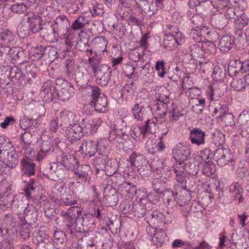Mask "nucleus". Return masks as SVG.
Returning a JSON list of instances; mask_svg holds the SVG:
<instances>
[{"instance_id": "obj_54", "label": "nucleus", "mask_w": 249, "mask_h": 249, "mask_svg": "<svg viewBox=\"0 0 249 249\" xmlns=\"http://www.w3.org/2000/svg\"><path fill=\"white\" fill-rule=\"evenodd\" d=\"M129 135L134 140H137L142 135V138L145 135L143 127H135L129 132Z\"/></svg>"}, {"instance_id": "obj_63", "label": "nucleus", "mask_w": 249, "mask_h": 249, "mask_svg": "<svg viewBox=\"0 0 249 249\" xmlns=\"http://www.w3.org/2000/svg\"><path fill=\"white\" fill-rule=\"evenodd\" d=\"M78 70V68L74 63H67L66 65V71L69 77H73Z\"/></svg>"}, {"instance_id": "obj_53", "label": "nucleus", "mask_w": 249, "mask_h": 249, "mask_svg": "<svg viewBox=\"0 0 249 249\" xmlns=\"http://www.w3.org/2000/svg\"><path fill=\"white\" fill-rule=\"evenodd\" d=\"M201 45L203 51L208 53H212L216 51V45L212 41L209 40L203 41Z\"/></svg>"}, {"instance_id": "obj_26", "label": "nucleus", "mask_w": 249, "mask_h": 249, "mask_svg": "<svg viewBox=\"0 0 249 249\" xmlns=\"http://www.w3.org/2000/svg\"><path fill=\"white\" fill-rule=\"evenodd\" d=\"M14 4L11 5L10 9L13 13L17 14H22L24 16L28 14V4L29 1H14Z\"/></svg>"}, {"instance_id": "obj_19", "label": "nucleus", "mask_w": 249, "mask_h": 249, "mask_svg": "<svg viewBox=\"0 0 249 249\" xmlns=\"http://www.w3.org/2000/svg\"><path fill=\"white\" fill-rule=\"evenodd\" d=\"M16 37L13 33L7 30L0 33V44L1 47L6 48L7 51H10L16 43Z\"/></svg>"}, {"instance_id": "obj_22", "label": "nucleus", "mask_w": 249, "mask_h": 249, "mask_svg": "<svg viewBox=\"0 0 249 249\" xmlns=\"http://www.w3.org/2000/svg\"><path fill=\"white\" fill-rule=\"evenodd\" d=\"M58 118L60 126L63 130L74 123L73 113L67 110L61 111Z\"/></svg>"}, {"instance_id": "obj_52", "label": "nucleus", "mask_w": 249, "mask_h": 249, "mask_svg": "<svg viewBox=\"0 0 249 249\" xmlns=\"http://www.w3.org/2000/svg\"><path fill=\"white\" fill-rule=\"evenodd\" d=\"M111 74V73L108 74L107 73L105 75L99 74L98 75L95 76L96 83L102 86H106L110 79Z\"/></svg>"}, {"instance_id": "obj_5", "label": "nucleus", "mask_w": 249, "mask_h": 249, "mask_svg": "<svg viewBox=\"0 0 249 249\" xmlns=\"http://www.w3.org/2000/svg\"><path fill=\"white\" fill-rule=\"evenodd\" d=\"M82 210V209L80 207L73 206H71L67 211H63L61 212V215L63 218V221L70 229L71 234L72 233V232L70 228L76 223L77 219L81 214Z\"/></svg>"}, {"instance_id": "obj_15", "label": "nucleus", "mask_w": 249, "mask_h": 249, "mask_svg": "<svg viewBox=\"0 0 249 249\" xmlns=\"http://www.w3.org/2000/svg\"><path fill=\"white\" fill-rule=\"evenodd\" d=\"M56 162L69 170H74L78 163V160L74 156L63 153L57 156Z\"/></svg>"}, {"instance_id": "obj_25", "label": "nucleus", "mask_w": 249, "mask_h": 249, "mask_svg": "<svg viewBox=\"0 0 249 249\" xmlns=\"http://www.w3.org/2000/svg\"><path fill=\"white\" fill-rule=\"evenodd\" d=\"M89 69H90L94 73V75H105L107 73H111V68L107 64L89 63Z\"/></svg>"}, {"instance_id": "obj_31", "label": "nucleus", "mask_w": 249, "mask_h": 249, "mask_svg": "<svg viewBox=\"0 0 249 249\" xmlns=\"http://www.w3.org/2000/svg\"><path fill=\"white\" fill-rule=\"evenodd\" d=\"M238 123L242 131L249 133V111L244 110L242 112L239 116Z\"/></svg>"}, {"instance_id": "obj_59", "label": "nucleus", "mask_w": 249, "mask_h": 249, "mask_svg": "<svg viewBox=\"0 0 249 249\" xmlns=\"http://www.w3.org/2000/svg\"><path fill=\"white\" fill-rule=\"evenodd\" d=\"M116 162L115 161H109L108 163L106 165V170L107 174L108 176H111L114 175L117 170V166L115 165Z\"/></svg>"}, {"instance_id": "obj_29", "label": "nucleus", "mask_w": 249, "mask_h": 249, "mask_svg": "<svg viewBox=\"0 0 249 249\" xmlns=\"http://www.w3.org/2000/svg\"><path fill=\"white\" fill-rule=\"evenodd\" d=\"M211 22L213 26L218 29H222L228 23L226 16L222 14H215L212 16Z\"/></svg>"}, {"instance_id": "obj_58", "label": "nucleus", "mask_w": 249, "mask_h": 249, "mask_svg": "<svg viewBox=\"0 0 249 249\" xmlns=\"http://www.w3.org/2000/svg\"><path fill=\"white\" fill-rule=\"evenodd\" d=\"M46 235L42 231H39L36 233H35L33 241L37 244L39 247H42L43 238H46Z\"/></svg>"}, {"instance_id": "obj_4", "label": "nucleus", "mask_w": 249, "mask_h": 249, "mask_svg": "<svg viewBox=\"0 0 249 249\" xmlns=\"http://www.w3.org/2000/svg\"><path fill=\"white\" fill-rule=\"evenodd\" d=\"M107 40L103 37H95L90 43V49H87V53H89V62L93 61L100 62L102 60V56L105 52H107L106 47Z\"/></svg>"}, {"instance_id": "obj_64", "label": "nucleus", "mask_w": 249, "mask_h": 249, "mask_svg": "<svg viewBox=\"0 0 249 249\" xmlns=\"http://www.w3.org/2000/svg\"><path fill=\"white\" fill-rule=\"evenodd\" d=\"M37 183L33 179H30L26 189L25 191L27 196H31L33 192H34L36 188Z\"/></svg>"}, {"instance_id": "obj_40", "label": "nucleus", "mask_w": 249, "mask_h": 249, "mask_svg": "<svg viewBox=\"0 0 249 249\" xmlns=\"http://www.w3.org/2000/svg\"><path fill=\"white\" fill-rule=\"evenodd\" d=\"M231 86L237 91L244 90L247 85V82L245 78L233 79L231 83Z\"/></svg>"}, {"instance_id": "obj_55", "label": "nucleus", "mask_w": 249, "mask_h": 249, "mask_svg": "<svg viewBox=\"0 0 249 249\" xmlns=\"http://www.w3.org/2000/svg\"><path fill=\"white\" fill-rule=\"evenodd\" d=\"M134 194H136L137 200L139 201L141 204L143 205L147 201L148 195L144 190H136V192Z\"/></svg>"}, {"instance_id": "obj_1", "label": "nucleus", "mask_w": 249, "mask_h": 249, "mask_svg": "<svg viewBox=\"0 0 249 249\" xmlns=\"http://www.w3.org/2000/svg\"><path fill=\"white\" fill-rule=\"evenodd\" d=\"M163 0H134L138 8L142 12V17L137 18L133 15L129 18V22L135 25H140L145 15L151 16L157 14L158 12L159 5L162 4Z\"/></svg>"}, {"instance_id": "obj_50", "label": "nucleus", "mask_w": 249, "mask_h": 249, "mask_svg": "<svg viewBox=\"0 0 249 249\" xmlns=\"http://www.w3.org/2000/svg\"><path fill=\"white\" fill-rule=\"evenodd\" d=\"M147 218H151L152 222L155 223L156 222H160L164 220V216L160 213L157 211H150L147 212Z\"/></svg>"}, {"instance_id": "obj_2", "label": "nucleus", "mask_w": 249, "mask_h": 249, "mask_svg": "<svg viewBox=\"0 0 249 249\" xmlns=\"http://www.w3.org/2000/svg\"><path fill=\"white\" fill-rule=\"evenodd\" d=\"M131 111L134 119L140 121H142L148 114L151 112L147 92H139L138 94L136 103L132 108Z\"/></svg>"}, {"instance_id": "obj_47", "label": "nucleus", "mask_w": 249, "mask_h": 249, "mask_svg": "<svg viewBox=\"0 0 249 249\" xmlns=\"http://www.w3.org/2000/svg\"><path fill=\"white\" fill-rule=\"evenodd\" d=\"M213 141L215 145L219 146L225 142L224 135L219 129H215L213 133Z\"/></svg>"}, {"instance_id": "obj_23", "label": "nucleus", "mask_w": 249, "mask_h": 249, "mask_svg": "<svg viewBox=\"0 0 249 249\" xmlns=\"http://www.w3.org/2000/svg\"><path fill=\"white\" fill-rule=\"evenodd\" d=\"M205 133L199 128H195L189 134V139L193 144L200 145L205 143Z\"/></svg>"}, {"instance_id": "obj_11", "label": "nucleus", "mask_w": 249, "mask_h": 249, "mask_svg": "<svg viewBox=\"0 0 249 249\" xmlns=\"http://www.w3.org/2000/svg\"><path fill=\"white\" fill-rule=\"evenodd\" d=\"M213 159L220 166H224L227 164L230 161L232 162L231 153L230 149L223 147L219 148L214 151L213 154Z\"/></svg>"}, {"instance_id": "obj_10", "label": "nucleus", "mask_w": 249, "mask_h": 249, "mask_svg": "<svg viewBox=\"0 0 249 249\" xmlns=\"http://www.w3.org/2000/svg\"><path fill=\"white\" fill-rule=\"evenodd\" d=\"M77 152L84 155L85 158L93 156L97 151L96 142L90 140H83L79 142Z\"/></svg>"}, {"instance_id": "obj_27", "label": "nucleus", "mask_w": 249, "mask_h": 249, "mask_svg": "<svg viewBox=\"0 0 249 249\" xmlns=\"http://www.w3.org/2000/svg\"><path fill=\"white\" fill-rule=\"evenodd\" d=\"M119 191L123 194L128 196V197L133 196L136 192L135 182L128 181L119 184Z\"/></svg>"}, {"instance_id": "obj_9", "label": "nucleus", "mask_w": 249, "mask_h": 249, "mask_svg": "<svg viewBox=\"0 0 249 249\" xmlns=\"http://www.w3.org/2000/svg\"><path fill=\"white\" fill-rule=\"evenodd\" d=\"M65 129V136L71 143L78 142L83 136L84 132L80 124L74 123Z\"/></svg>"}, {"instance_id": "obj_57", "label": "nucleus", "mask_w": 249, "mask_h": 249, "mask_svg": "<svg viewBox=\"0 0 249 249\" xmlns=\"http://www.w3.org/2000/svg\"><path fill=\"white\" fill-rule=\"evenodd\" d=\"M225 72L223 71V69L220 68L218 65L214 66L213 71L212 74V77L213 79L216 81H220L224 76Z\"/></svg>"}, {"instance_id": "obj_41", "label": "nucleus", "mask_w": 249, "mask_h": 249, "mask_svg": "<svg viewBox=\"0 0 249 249\" xmlns=\"http://www.w3.org/2000/svg\"><path fill=\"white\" fill-rule=\"evenodd\" d=\"M65 234L60 231H54L53 232L54 240L53 241V248L58 249L59 244L62 245L64 242Z\"/></svg>"}, {"instance_id": "obj_6", "label": "nucleus", "mask_w": 249, "mask_h": 249, "mask_svg": "<svg viewBox=\"0 0 249 249\" xmlns=\"http://www.w3.org/2000/svg\"><path fill=\"white\" fill-rule=\"evenodd\" d=\"M0 161L10 169L17 166L19 163L18 155L13 145L0 154Z\"/></svg>"}, {"instance_id": "obj_18", "label": "nucleus", "mask_w": 249, "mask_h": 249, "mask_svg": "<svg viewBox=\"0 0 249 249\" xmlns=\"http://www.w3.org/2000/svg\"><path fill=\"white\" fill-rule=\"evenodd\" d=\"M73 170L75 178L79 182H88L89 181L90 175L91 174V168L89 165H81L76 169H74Z\"/></svg>"}, {"instance_id": "obj_60", "label": "nucleus", "mask_w": 249, "mask_h": 249, "mask_svg": "<svg viewBox=\"0 0 249 249\" xmlns=\"http://www.w3.org/2000/svg\"><path fill=\"white\" fill-rule=\"evenodd\" d=\"M233 3H236V1L235 0V2L232 1V4L230 3L229 5L226 7L228 8L226 10V14L224 15L226 16L227 20L228 18L230 19H234L237 16L235 14V9L233 8V6L235 5L233 4Z\"/></svg>"}, {"instance_id": "obj_34", "label": "nucleus", "mask_w": 249, "mask_h": 249, "mask_svg": "<svg viewBox=\"0 0 249 249\" xmlns=\"http://www.w3.org/2000/svg\"><path fill=\"white\" fill-rule=\"evenodd\" d=\"M230 192L233 194L234 199L238 203L242 201L243 189L238 182H233L229 187Z\"/></svg>"}, {"instance_id": "obj_20", "label": "nucleus", "mask_w": 249, "mask_h": 249, "mask_svg": "<svg viewBox=\"0 0 249 249\" xmlns=\"http://www.w3.org/2000/svg\"><path fill=\"white\" fill-rule=\"evenodd\" d=\"M34 137V135L27 130L20 136V141L21 147L24 149V153L26 157L28 155L30 156L34 153V151L30 146L33 142V140L35 139Z\"/></svg>"}, {"instance_id": "obj_48", "label": "nucleus", "mask_w": 249, "mask_h": 249, "mask_svg": "<svg viewBox=\"0 0 249 249\" xmlns=\"http://www.w3.org/2000/svg\"><path fill=\"white\" fill-rule=\"evenodd\" d=\"M236 27L241 30L248 24V18L245 14L236 16L234 19Z\"/></svg>"}, {"instance_id": "obj_12", "label": "nucleus", "mask_w": 249, "mask_h": 249, "mask_svg": "<svg viewBox=\"0 0 249 249\" xmlns=\"http://www.w3.org/2000/svg\"><path fill=\"white\" fill-rule=\"evenodd\" d=\"M102 123V120L99 118L93 119L86 118L82 120L80 124L84 133L93 134L96 131Z\"/></svg>"}, {"instance_id": "obj_16", "label": "nucleus", "mask_w": 249, "mask_h": 249, "mask_svg": "<svg viewBox=\"0 0 249 249\" xmlns=\"http://www.w3.org/2000/svg\"><path fill=\"white\" fill-rule=\"evenodd\" d=\"M127 131V124L125 121L119 118L115 120L113 125V129L110 131L109 138L113 140L116 136L124 135Z\"/></svg>"}, {"instance_id": "obj_36", "label": "nucleus", "mask_w": 249, "mask_h": 249, "mask_svg": "<svg viewBox=\"0 0 249 249\" xmlns=\"http://www.w3.org/2000/svg\"><path fill=\"white\" fill-rule=\"evenodd\" d=\"M21 170L28 176L35 174V164L28 159H23L21 161Z\"/></svg>"}, {"instance_id": "obj_38", "label": "nucleus", "mask_w": 249, "mask_h": 249, "mask_svg": "<svg viewBox=\"0 0 249 249\" xmlns=\"http://www.w3.org/2000/svg\"><path fill=\"white\" fill-rule=\"evenodd\" d=\"M186 166H179L175 164L173 167V171L176 173V179L179 183L182 184L185 180V171Z\"/></svg>"}, {"instance_id": "obj_43", "label": "nucleus", "mask_w": 249, "mask_h": 249, "mask_svg": "<svg viewBox=\"0 0 249 249\" xmlns=\"http://www.w3.org/2000/svg\"><path fill=\"white\" fill-rule=\"evenodd\" d=\"M77 204V201L75 199L74 194L72 193L71 194V193H68L65 196L62 197L60 204L62 206H64L75 205Z\"/></svg>"}, {"instance_id": "obj_37", "label": "nucleus", "mask_w": 249, "mask_h": 249, "mask_svg": "<svg viewBox=\"0 0 249 249\" xmlns=\"http://www.w3.org/2000/svg\"><path fill=\"white\" fill-rule=\"evenodd\" d=\"M61 165L59 164L58 163L53 162L49 165L48 169L50 170V174L53 175L55 174L56 176L59 178H64L65 174V171L61 168Z\"/></svg>"}, {"instance_id": "obj_30", "label": "nucleus", "mask_w": 249, "mask_h": 249, "mask_svg": "<svg viewBox=\"0 0 249 249\" xmlns=\"http://www.w3.org/2000/svg\"><path fill=\"white\" fill-rule=\"evenodd\" d=\"M168 110V105L166 103L159 101L154 107V114L156 118H161L164 117Z\"/></svg>"}, {"instance_id": "obj_28", "label": "nucleus", "mask_w": 249, "mask_h": 249, "mask_svg": "<svg viewBox=\"0 0 249 249\" xmlns=\"http://www.w3.org/2000/svg\"><path fill=\"white\" fill-rule=\"evenodd\" d=\"M203 50L201 44L196 43L190 47V55L191 58L198 62H202L201 59L203 56Z\"/></svg>"}, {"instance_id": "obj_33", "label": "nucleus", "mask_w": 249, "mask_h": 249, "mask_svg": "<svg viewBox=\"0 0 249 249\" xmlns=\"http://www.w3.org/2000/svg\"><path fill=\"white\" fill-rule=\"evenodd\" d=\"M233 41L228 35L223 36L220 39L218 47L223 52H227L231 50L233 45Z\"/></svg>"}, {"instance_id": "obj_42", "label": "nucleus", "mask_w": 249, "mask_h": 249, "mask_svg": "<svg viewBox=\"0 0 249 249\" xmlns=\"http://www.w3.org/2000/svg\"><path fill=\"white\" fill-rule=\"evenodd\" d=\"M163 43L165 48L169 50L173 49L175 46H177L173 34H171V33H166Z\"/></svg>"}, {"instance_id": "obj_49", "label": "nucleus", "mask_w": 249, "mask_h": 249, "mask_svg": "<svg viewBox=\"0 0 249 249\" xmlns=\"http://www.w3.org/2000/svg\"><path fill=\"white\" fill-rule=\"evenodd\" d=\"M158 127L157 122L153 120H148L146 121L145 124L143 127L145 134L147 132L154 133L156 132Z\"/></svg>"}, {"instance_id": "obj_24", "label": "nucleus", "mask_w": 249, "mask_h": 249, "mask_svg": "<svg viewBox=\"0 0 249 249\" xmlns=\"http://www.w3.org/2000/svg\"><path fill=\"white\" fill-rule=\"evenodd\" d=\"M104 198L110 206L116 205L118 201V195L115 189L111 186L107 187L104 192Z\"/></svg>"}, {"instance_id": "obj_61", "label": "nucleus", "mask_w": 249, "mask_h": 249, "mask_svg": "<svg viewBox=\"0 0 249 249\" xmlns=\"http://www.w3.org/2000/svg\"><path fill=\"white\" fill-rule=\"evenodd\" d=\"M91 217L88 215L87 214H84L81 217L80 216L77 219V222H80L81 225L85 228H89L90 227L91 224H93L92 221H90L91 219Z\"/></svg>"}, {"instance_id": "obj_17", "label": "nucleus", "mask_w": 249, "mask_h": 249, "mask_svg": "<svg viewBox=\"0 0 249 249\" xmlns=\"http://www.w3.org/2000/svg\"><path fill=\"white\" fill-rule=\"evenodd\" d=\"M53 26L54 32L59 37L61 35L64 34L67 32L70 24L67 17L64 15H60L56 18Z\"/></svg>"}, {"instance_id": "obj_44", "label": "nucleus", "mask_w": 249, "mask_h": 249, "mask_svg": "<svg viewBox=\"0 0 249 249\" xmlns=\"http://www.w3.org/2000/svg\"><path fill=\"white\" fill-rule=\"evenodd\" d=\"M189 81L191 82V80L189 78H187L186 79H184L182 82V87L184 89H188V90L186 92L187 94H188V95L191 96L192 98H193L194 96L199 94V92L198 91V89L195 87L194 88L193 86H191L190 85L188 86L187 84Z\"/></svg>"}, {"instance_id": "obj_51", "label": "nucleus", "mask_w": 249, "mask_h": 249, "mask_svg": "<svg viewBox=\"0 0 249 249\" xmlns=\"http://www.w3.org/2000/svg\"><path fill=\"white\" fill-rule=\"evenodd\" d=\"M124 178L127 179V181L129 180V182L136 183L138 180L136 173L132 168L129 167L124 170Z\"/></svg>"}, {"instance_id": "obj_13", "label": "nucleus", "mask_w": 249, "mask_h": 249, "mask_svg": "<svg viewBox=\"0 0 249 249\" xmlns=\"http://www.w3.org/2000/svg\"><path fill=\"white\" fill-rule=\"evenodd\" d=\"M38 32L41 38L47 41L53 42L55 41L58 37L54 32L53 23L47 21L42 24Z\"/></svg>"}, {"instance_id": "obj_56", "label": "nucleus", "mask_w": 249, "mask_h": 249, "mask_svg": "<svg viewBox=\"0 0 249 249\" xmlns=\"http://www.w3.org/2000/svg\"><path fill=\"white\" fill-rule=\"evenodd\" d=\"M10 56L11 60H18L21 62H28V61H25L24 58L25 57V54L23 51L19 52L17 51H14L11 53Z\"/></svg>"}, {"instance_id": "obj_39", "label": "nucleus", "mask_w": 249, "mask_h": 249, "mask_svg": "<svg viewBox=\"0 0 249 249\" xmlns=\"http://www.w3.org/2000/svg\"><path fill=\"white\" fill-rule=\"evenodd\" d=\"M212 109L213 115L214 116L218 115V116H222L229 111V109L226 105L220 104L218 103H214V106L212 107Z\"/></svg>"}, {"instance_id": "obj_7", "label": "nucleus", "mask_w": 249, "mask_h": 249, "mask_svg": "<svg viewBox=\"0 0 249 249\" xmlns=\"http://www.w3.org/2000/svg\"><path fill=\"white\" fill-rule=\"evenodd\" d=\"M172 154L177 162L176 164L179 166L187 165L185 161L190 155V151L188 147L181 143H178L173 148Z\"/></svg>"}, {"instance_id": "obj_35", "label": "nucleus", "mask_w": 249, "mask_h": 249, "mask_svg": "<svg viewBox=\"0 0 249 249\" xmlns=\"http://www.w3.org/2000/svg\"><path fill=\"white\" fill-rule=\"evenodd\" d=\"M66 187L65 184L62 182H59L56 183L52 189V194L54 195L53 196V197L52 200L55 199L54 201L57 200L59 201V197H62V195L64 194L66 192Z\"/></svg>"}, {"instance_id": "obj_21", "label": "nucleus", "mask_w": 249, "mask_h": 249, "mask_svg": "<svg viewBox=\"0 0 249 249\" xmlns=\"http://www.w3.org/2000/svg\"><path fill=\"white\" fill-rule=\"evenodd\" d=\"M109 162L107 155L106 153L98 152L95 157L92 160V165L96 169L97 173L100 170H104L106 165Z\"/></svg>"}, {"instance_id": "obj_45", "label": "nucleus", "mask_w": 249, "mask_h": 249, "mask_svg": "<svg viewBox=\"0 0 249 249\" xmlns=\"http://www.w3.org/2000/svg\"><path fill=\"white\" fill-rule=\"evenodd\" d=\"M232 1L235 2V0H211V3L214 8L220 11L229 6L230 3L232 4Z\"/></svg>"}, {"instance_id": "obj_3", "label": "nucleus", "mask_w": 249, "mask_h": 249, "mask_svg": "<svg viewBox=\"0 0 249 249\" xmlns=\"http://www.w3.org/2000/svg\"><path fill=\"white\" fill-rule=\"evenodd\" d=\"M85 92L90 94V105L93 106L98 112H105L107 110V98L105 94L101 92L100 89L96 86L89 85L85 89Z\"/></svg>"}, {"instance_id": "obj_32", "label": "nucleus", "mask_w": 249, "mask_h": 249, "mask_svg": "<svg viewBox=\"0 0 249 249\" xmlns=\"http://www.w3.org/2000/svg\"><path fill=\"white\" fill-rule=\"evenodd\" d=\"M74 92V88L71 85H68L65 88H62L56 92V95L59 100L63 101H68L71 98L72 93Z\"/></svg>"}, {"instance_id": "obj_62", "label": "nucleus", "mask_w": 249, "mask_h": 249, "mask_svg": "<svg viewBox=\"0 0 249 249\" xmlns=\"http://www.w3.org/2000/svg\"><path fill=\"white\" fill-rule=\"evenodd\" d=\"M191 21L194 24L193 27L197 28L203 25L204 20L200 15L196 14L192 17Z\"/></svg>"}, {"instance_id": "obj_46", "label": "nucleus", "mask_w": 249, "mask_h": 249, "mask_svg": "<svg viewBox=\"0 0 249 249\" xmlns=\"http://www.w3.org/2000/svg\"><path fill=\"white\" fill-rule=\"evenodd\" d=\"M215 167L213 162L212 161H205L203 165V173L208 177H211L215 172Z\"/></svg>"}, {"instance_id": "obj_14", "label": "nucleus", "mask_w": 249, "mask_h": 249, "mask_svg": "<svg viewBox=\"0 0 249 249\" xmlns=\"http://www.w3.org/2000/svg\"><path fill=\"white\" fill-rule=\"evenodd\" d=\"M56 88L51 81H47L42 86L40 95L46 102L52 101L56 96Z\"/></svg>"}, {"instance_id": "obj_8", "label": "nucleus", "mask_w": 249, "mask_h": 249, "mask_svg": "<svg viewBox=\"0 0 249 249\" xmlns=\"http://www.w3.org/2000/svg\"><path fill=\"white\" fill-rule=\"evenodd\" d=\"M23 20H26L28 23L29 32L33 33H38L42 25V18L41 16L34 12H30L23 17Z\"/></svg>"}]
</instances>
